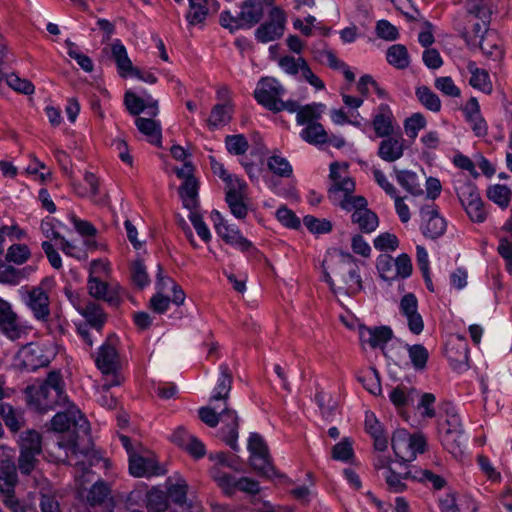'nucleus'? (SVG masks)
I'll list each match as a JSON object with an SVG mask.
<instances>
[{
  "instance_id": "nucleus-22",
  "label": "nucleus",
  "mask_w": 512,
  "mask_h": 512,
  "mask_svg": "<svg viewBox=\"0 0 512 512\" xmlns=\"http://www.w3.org/2000/svg\"><path fill=\"white\" fill-rule=\"evenodd\" d=\"M378 147V156L386 162H395L403 156L404 139L402 137H384Z\"/></svg>"
},
{
  "instance_id": "nucleus-6",
  "label": "nucleus",
  "mask_w": 512,
  "mask_h": 512,
  "mask_svg": "<svg viewBox=\"0 0 512 512\" xmlns=\"http://www.w3.org/2000/svg\"><path fill=\"white\" fill-rule=\"evenodd\" d=\"M391 446L399 461L406 463L425 451L426 439L422 434L411 435L405 429H397L392 435Z\"/></svg>"
},
{
  "instance_id": "nucleus-13",
  "label": "nucleus",
  "mask_w": 512,
  "mask_h": 512,
  "mask_svg": "<svg viewBox=\"0 0 512 512\" xmlns=\"http://www.w3.org/2000/svg\"><path fill=\"white\" fill-rule=\"evenodd\" d=\"M87 289L90 296L103 300L112 307H118L122 302L121 289L118 285H109L92 274L88 278Z\"/></svg>"
},
{
  "instance_id": "nucleus-46",
  "label": "nucleus",
  "mask_w": 512,
  "mask_h": 512,
  "mask_svg": "<svg viewBox=\"0 0 512 512\" xmlns=\"http://www.w3.org/2000/svg\"><path fill=\"white\" fill-rule=\"evenodd\" d=\"M267 167L275 175L288 178L293 173L289 161L279 154H273L267 158Z\"/></svg>"
},
{
  "instance_id": "nucleus-30",
  "label": "nucleus",
  "mask_w": 512,
  "mask_h": 512,
  "mask_svg": "<svg viewBox=\"0 0 512 512\" xmlns=\"http://www.w3.org/2000/svg\"><path fill=\"white\" fill-rule=\"evenodd\" d=\"M310 52L313 59L320 64H327L330 68H337L342 66L340 59L324 41H319L312 44L310 47Z\"/></svg>"
},
{
  "instance_id": "nucleus-24",
  "label": "nucleus",
  "mask_w": 512,
  "mask_h": 512,
  "mask_svg": "<svg viewBox=\"0 0 512 512\" xmlns=\"http://www.w3.org/2000/svg\"><path fill=\"white\" fill-rule=\"evenodd\" d=\"M393 114L387 104H380L373 117V128L378 137H388L393 133Z\"/></svg>"
},
{
  "instance_id": "nucleus-59",
  "label": "nucleus",
  "mask_w": 512,
  "mask_h": 512,
  "mask_svg": "<svg viewBox=\"0 0 512 512\" xmlns=\"http://www.w3.org/2000/svg\"><path fill=\"white\" fill-rule=\"evenodd\" d=\"M65 45L67 47V54L71 58H73L85 72L93 71L94 65H93L91 58L88 57L87 55L80 53L77 50V46L75 43H73L70 40H66Z\"/></svg>"
},
{
  "instance_id": "nucleus-42",
  "label": "nucleus",
  "mask_w": 512,
  "mask_h": 512,
  "mask_svg": "<svg viewBox=\"0 0 512 512\" xmlns=\"http://www.w3.org/2000/svg\"><path fill=\"white\" fill-rule=\"evenodd\" d=\"M386 59L390 65L398 69H405L409 66L408 51L402 44H395L388 48Z\"/></svg>"
},
{
  "instance_id": "nucleus-64",
  "label": "nucleus",
  "mask_w": 512,
  "mask_h": 512,
  "mask_svg": "<svg viewBox=\"0 0 512 512\" xmlns=\"http://www.w3.org/2000/svg\"><path fill=\"white\" fill-rule=\"evenodd\" d=\"M18 465L16 466L22 475H30L38 464V454L19 451Z\"/></svg>"
},
{
  "instance_id": "nucleus-40",
  "label": "nucleus",
  "mask_w": 512,
  "mask_h": 512,
  "mask_svg": "<svg viewBox=\"0 0 512 512\" xmlns=\"http://www.w3.org/2000/svg\"><path fill=\"white\" fill-rule=\"evenodd\" d=\"M19 450L41 455L42 437L35 430H27L21 433L19 438Z\"/></svg>"
},
{
  "instance_id": "nucleus-25",
  "label": "nucleus",
  "mask_w": 512,
  "mask_h": 512,
  "mask_svg": "<svg viewBox=\"0 0 512 512\" xmlns=\"http://www.w3.org/2000/svg\"><path fill=\"white\" fill-rule=\"evenodd\" d=\"M95 362L96 366L102 373L110 374L114 372L118 364V353L116 348L110 343H104L99 348Z\"/></svg>"
},
{
  "instance_id": "nucleus-33",
  "label": "nucleus",
  "mask_w": 512,
  "mask_h": 512,
  "mask_svg": "<svg viewBox=\"0 0 512 512\" xmlns=\"http://www.w3.org/2000/svg\"><path fill=\"white\" fill-rule=\"evenodd\" d=\"M137 129L144 134L153 145H160L162 133L161 125L151 118L137 117L135 119Z\"/></svg>"
},
{
  "instance_id": "nucleus-26",
  "label": "nucleus",
  "mask_w": 512,
  "mask_h": 512,
  "mask_svg": "<svg viewBox=\"0 0 512 512\" xmlns=\"http://www.w3.org/2000/svg\"><path fill=\"white\" fill-rule=\"evenodd\" d=\"M454 189L462 206L481 198L476 185L464 175H459L454 180Z\"/></svg>"
},
{
  "instance_id": "nucleus-50",
  "label": "nucleus",
  "mask_w": 512,
  "mask_h": 512,
  "mask_svg": "<svg viewBox=\"0 0 512 512\" xmlns=\"http://www.w3.org/2000/svg\"><path fill=\"white\" fill-rule=\"evenodd\" d=\"M376 268L382 279L392 281L396 279L395 259L389 254H380L376 261Z\"/></svg>"
},
{
  "instance_id": "nucleus-32",
  "label": "nucleus",
  "mask_w": 512,
  "mask_h": 512,
  "mask_svg": "<svg viewBox=\"0 0 512 512\" xmlns=\"http://www.w3.org/2000/svg\"><path fill=\"white\" fill-rule=\"evenodd\" d=\"M464 8L467 16H472L480 21L489 22L492 15L491 0H465Z\"/></svg>"
},
{
  "instance_id": "nucleus-37",
  "label": "nucleus",
  "mask_w": 512,
  "mask_h": 512,
  "mask_svg": "<svg viewBox=\"0 0 512 512\" xmlns=\"http://www.w3.org/2000/svg\"><path fill=\"white\" fill-rule=\"evenodd\" d=\"M79 314L97 331H100L106 322V314L103 309L99 304L92 301L88 302Z\"/></svg>"
},
{
  "instance_id": "nucleus-31",
  "label": "nucleus",
  "mask_w": 512,
  "mask_h": 512,
  "mask_svg": "<svg viewBox=\"0 0 512 512\" xmlns=\"http://www.w3.org/2000/svg\"><path fill=\"white\" fill-rule=\"evenodd\" d=\"M112 57L116 62L118 73L121 77H127L133 70V64L128 57L127 50L120 40H115L111 46Z\"/></svg>"
},
{
  "instance_id": "nucleus-49",
  "label": "nucleus",
  "mask_w": 512,
  "mask_h": 512,
  "mask_svg": "<svg viewBox=\"0 0 512 512\" xmlns=\"http://www.w3.org/2000/svg\"><path fill=\"white\" fill-rule=\"evenodd\" d=\"M211 476L222 491L227 495L236 492L237 478L215 467L211 470Z\"/></svg>"
},
{
  "instance_id": "nucleus-8",
  "label": "nucleus",
  "mask_w": 512,
  "mask_h": 512,
  "mask_svg": "<svg viewBox=\"0 0 512 512\" xmlns=\"http://www.w3.org/2000/svg\"><path fill=\"white\" fill-rule=\"evenodd\" d=\"M341 170L345 172L346 166H341L337 162L330 165V179L332 185L328 190V197L334 205L340 204L344 198H349L355 190V182L341 174Z\"/></svg>"
},
{
  "instance_id": "nucleus-4",
  "label": "nucleus",
  "mask_w": 512,
  "mask_h": 512,
  "mask_svg": "<svg viewBox=\"0 0 512 512\" xmlns=\"http://www.w3.org/2000/svg\"><path fill=\"white\" fill-rule=\"evenodd\" d=\"M263 16V2L261 0H246L240 6V12L232 15L230 11H223L220 15L222 27L235 32L239 29H249L256 25Z\"/></svg>"
},
{
  "instance_id": "nucleus-63",
  "label": "nucleus",
  "mask_w": 512,
  "mask_h": 512,
  "mask_svg": "<svg viewBox=\"0 0 512 512\" xmlns=\"http://www.w3.org/2000/svg\"><path fill=\"white\" fill-rule=\"evenodd\" d=\"M373 244L379 251H395L399 246V240L395 234L384 232L374 239Z\"/></svg>"
},
{
  "instance_id": "nucleus-14",
  "label": "nucleus",
  "mask_w": 512,
  "mask_h": 512,
  "mask_svg": "<svg viewBox=\"0 0 512 512\" xmlns=\"http://www.w3.org/2000/svg\"><path fill=\"white\" fill-rule=\"evenodd\" d=\"M334 273L350 288L355 286L357 290L362 289V281L358 265L356 259L350 253L341 252L339 254V260L334 269Z\"/></svg>"
},
{
  "instance_id": "nucleus-52",
  "label": "nucleus",
  "mask_w": 512,
  "mask_h": 512,
  "mask_svg": "<svg viewBox=\"0 0 512 512\" xmlns=\"http://www.w3.org/2000/svg\"><path fill=\"white\" fill-rule=\"evenodd\" d=\"M224 142L227 151L232 155H244L249 149L248 140L243 134L227 135Z\"/></svg>"
},
{
  "instance_id": "nucleus-5",
  "label": "nucleus",
  "mask_w": 512,
  "mask_h": 512,
  "mask_svg": "<svg viewBox=\"0 0 512 512\" xmlns=\"http://www.w3.org/2000/svg\"><path fill=\"white\" fill-rule=\"evenodd\" d=\"M337 206L351 212V222L363 233H372L379 226V218L368 208V201L364 196L352 195L344 198Z\"/></svg>"
},
{
  "instance_id": "nucleus-36",
  "label": "nucleus",
  "mask_w": 512,
  "mask_h": 512,
  "mask_svg": "<svg viewBox=\"0 0 512 512\" xmlns=\"http://www.w3.org/2000/svg\"><path fill=\"white\" fill-rule=\"evenodd\" d=\"M325 105L322 103H310L301 106L296 115V123L298 125H309V123H318L324 112Z\"/></svg>"
},
{
  "instance_id": "nucleus-12",
  "label": "nucleus",
  "mask_w": 512,
  "mask_h": 512,
  "mask_svg": "<svg viewBox=\"0 0 512 512\" xmlns=\"http://www.w3.org/2000/svg\"><path fill=\"white\" fill-rule=\"evenodd\" d=\"M285 89L275 78H263L254 91V97L259 104L270 111H274V104L280 102Z\"/></svg>"
},
{
  "instance_id": "nucleus-28",
  "label": "nucleus",
  "mask_w": 512,
  "mask_h": 512,
  "mask_svg": "<svg viewBox=\"0 0 512 512\" xmlns=\"http://www.w3.org/2000/svg\"><path fill=\"white\" fill-rule=\"evenodd\" d=\"M232 385V376L226 364L220 366V375L210 397V402L224 401L226 403Z\"/></svg>"
},
{
  "instance_id": "nucleus-39",
  "label": "nucleus",
  "mask_w": 512,
  "mask_h": 512,
  "mask_svg": "<svg viewBox=\"0 0 512 512\" xmlns=\"http://www.w3.org/2000/svg\"><path fill=\"white\" fill-rule=\"evenodd\" d=\"M396 173L397 182L411 195L419 196L423 194V189L419 182V178L415 172L408 170H397Z\"/></svg>"
},
{
  "instance_id": "nucleus-45",
  "label": "nucleus",
  "mask_w": 512,
  "mask_h": 512,
  "mask_svg": "<svg viewBox=\"0 0 512 512\" xmlns=\"http://www.w3.org/2000/svg\"><path fill=\"white\" fill-rule=\"evenodd\" d=\"M232 112L233 109L230 103L216 104L211 110L208 120L209 125L212 127L226 125L232 117Z\"/></svg>"
},
{
  "instance_id": "nucleus-17",
  "label": "nucleus",
  "mask_w": 512,
  "mask_h": 512,
  "mask_svg": "<svg viewBox=\"0 0 512 512\" xmlns=\"http://www.w3.org/2000/svg\"><path fill=\"white\" fill-rule=\"evenodd\" d=\"M489 22H475L472 25L471 30L465 25V23L459 17L454 19V28L460 34V36L465 40L468 45H475L478 43L481 50L484 53L493 55V52H487L482 45L483 35L487 31V26Z\"/></svg>"
},
{
  "instance_id": "nucleus-19",
  "label": "nucleus",
  "mask_w": 512,
  "mask_h": 512,
  "mask_svg": "<svg viewBox=\"0 0 512 512\" xmlns=\"http://www.w3.org/2000/svg\"><path fill=\"white\" fill-rule=\"evenodd\" d=\"M25 302L38 320H47L50 315L48 294L41 287H33L25 297Z\"/></svg>"
},
{
  "instance_id": "nucleus-10",
  "label": "nucleus",
  "mask_w": 512,
  "mask_h": 512,
  "mask_svg": "<svg viewBox=\"0 0 512 512\" xmlns=\"http://www.w3.org/2000/svg\"><path fill=\"white\" fill-rule=\"evenodd\" d=\"M219 423L222 427L219 430L220 438L235 452L239 451L238 439V428H239V417L234 409H231L224 404V407H220L219 411Z\"/></svg>"
},
{
  "instance_id": "nucleus-54",
  "label": "nucleus",
  "mask_w": 512,
  "mask_h": 512,
  "mask_svg": "<svg viewBox=\"0 0 512 512\" xmlns=\"http://www.w3.org/2000/svg\"><path fill=\"white\" fill-rule=\"evenodd\" d=\"M168 507L167 494L153 488L147 493V508L150 512H163Z\"/></svg>"
},
{
  "instance_id": "nucleus-16",
  "label": "nucleus",
  "mask_w": 512,
  "mask_h": 512,
  "mask_svg": "<svg viewBox=\"0 0 512 512\" xmlns=\"http://www.w3.org/2000/svg\"><path fill=\"white\" fill-rule=\"evenodd\" d=\"M188 485L182 478H177L174 482L171 478L167 481V498H169L177 507L176 512H196L198 508L187 500Z\"/></svg>"
},
{
  "instance_id": "nucleus-21",
  "label": "nucleus",
  "mask_w": 512,
  "mask_h": 512,
  "mask_svg": "<svg viewBox=\"0 0 512 512\" xmlns=\"http://www.w3.org/2000/svg\"><path fill=\"white\" fill-rule=\"evenodd\" d=\"M22 364L28 371H35L50 363V355L38 345H28L21 351Z\"/></svg>"
},
{
  "instance_id": "nucleus-57",
  "label": "nucleus",
  "mask_w": 512,
  "mask_h": 512,
  "mask_svg": "<svg viewBox=\"0 0 512 512\" xmlns=\"http://www.w3.org/2000/svg\"><path fill=\"white\" fill-rule=\"evenodd\" d=\"M306 59L303 57H293L290 55H285L280 57L278 60L279 67L288 75L297 76L300 75L303 66V63H306Z\"/></svg>"
},
{
  "instance_id": "nucleus-34",
  "label": "nucleus",
  "mask_w": 512,
  "mask_h": 512,
  "mask_svg": "<svg viewBox=\"0 0 512 512\" xmlns=\"http://www.w3.org/2000/svg\"><path fill=\"white\" fill-rule=\"evenodd\" d=\"M415 472L405 471L403 473L395 472L391 467H388L383 471V477L385 479L387 488L390 492L400 493L406 489L405 480H413Z\"/></svg>"
},
{
  "instance_id": "nucleus-43",
  "label": "nucleus",
  "mask_w": 512,
  "mask_h": 512,
  "mask_svg": "<svg viewBox=\"0 0 512 512\" xmlns=\"http://www.w3.org/2000/svg\"><path fill=\"white\" fill-rule=\"evenodd\" d=\"M415 95L418 101L428 110L439 112L441 110V100L438 95L427 86L416 88Z\"/></svg>"
},
{
  "instance_id": "nucleus-1",
  "label": "nucleus",
  "mask_w": 512,
  "mask_h": 512,
  "mask_svg": "<svg viewBox=\"0 0 512 512\" xmlns=\"http://www.w3.org/2000/svg\"><path fill=\"white\" fill-rule=\"evenodd\" d=\"M51 427L56 432L69 433L67 438L62 437L58 441L59 447L65 449L67 457L83 452L80 450L79 442L89 436L90 425L75 405H68L64 412H58L51 419Z\"/></svg>"
},
{
  "instance_id": "nucleus-41",
  "label": "nucleus",
  "mask_w": 512,
  "mask_h": 512,
  "mask_svg": "<svg viewBox=\"0 0 512 512\" xmlns=\"http://www.w3.org/2000/svg\"><path fill=\"white\" fill-rule=\"evenodd\" d=\"M110 494V487L102 480L96 481L88 490L86 502L89 506L102 505Z\"/></svg>"
},
{
  "instance_id": "nucleus-51",
  "label": "nucleus",
  "mask_w": 512,
  "mask_h": 512,
  "mask_svg": "<svg viewBox=\"0 0 512 512\" xmlns=\"http://www.w3.org/2000/svg\"><path fill=\"white\" fill-rule=\"evenodd\" d=\"M211 220L213 221L216 233L218 234L219 237L223 239V241H226V239H228V236L231 237L239 230L234 225L228 224V222L217 210H213L211 212Z\"/></svg>"
},
{
  "instance_id": "nucleus-20",
  "label": "nucleus",
  "mask_w": 512,
  "mask_h": 512,
  "mask_svg": "<svg viewBox=\"0 0 512 512\" xmlns=\"http://www.w3.org/2000/svg\"><path fill=\"white\" fill-rule=\"evenodd\" d=\"M0 329L11 340L21 336V328L17 323V316L12 311L11 305L0 298Z\"/></svg>"
},
{
  "instance_id": "nucleus-60",
  "label": "nucleus",
  "mask_w": 512,
  "mask_h": 512,
  "mask_svg": "<svg viewBox=\"0 0 512 512\" xmlns=\"http://www.w3.org/2000/svg\"><path fill=\"white\" fill-rule=\"evenodd\" d=\"M30 255L31 253L27 245L13 244L8 248L5 258L8 262L21 265L29 259Z\"/></svg>"
},
{
  "instance_id": "nucleus-55",
  "label": "nucleus",
  "mask_w": 512,
  "mask_h": 512,
  "mask_svg": "<svg viewBox=\"0 0 512 512\" xmlns=\"http://www.w3.org/2000/svg\"><path fill=\"white\" fill-rule=\"evenodd\" d=\"M225 243L236 247L241 252L246 253L248 256L256 257L259 254L258 249L253 245V243L245 238L240 230H238L231 237L228 236Z\"/></svg>"
},
{
  "instance_id": "nucleus-58",
  "label": "nucleus",
  "mask_w": 512,
  "mask_h": 512,
  "mask_svg": "<svg viewBox=\"0 0 512 512\" xmlns=\"http://www.w3.org/2000/svg\"><path fill=\"white\" fill-rule=\"evenodd\" d=\"M427 121L421 113H414L408 117L404 122V130L406 135L415 139L420 130L426 127Z\"/></svg>"
},
{
  "instance_id": "nucleus-61",
  "label": "nucleus",
  "mask_w": 512,
  "mask_h": 512,
  "mask_svg": "<svg viewBox=\"0 0 512 512\" xmlns=\"http://www.w3.org/2000/svg\"><path fill=\"white\" fill-rule=\"evenodd\" d=\"M434 86L445 96L457 98L461 95L460 89L455 85L450 76L437 77L434 81Z\"/></svg>"
},
{
  "instance_id": "nucleus-11",
  "label": "nucleus",
  "mask_w": 512,
  "mask_h": 512,
  "mask_svg": "<svg viewBox=\"0 0 512 512\" xmlns=\"http://www.w3.org/2000/svg\"><path fill=\"white\" fill-rule=\"evenodd\" d=\"M420 216L422 219L421 230L424 236L436 239L445 233L447 223L439 214L438 207L434 203L422 206Z\"/></svg>"
},
{
  "instance_id": "nucleus-23",
  "label": "nucleus",
  "mask_w": 512,
  "mask_h": 512,
  "mask_svg": "<svg viewBox=\"0 0 512 512\" xmlns=\"http://www.w3.org/2000/svg\"><path fill=\"white\" fill-rule=\"evenodd\" d=\"M365 429L373 438L375 449L381 452L385 451L388 447V438L373 412L367 411L365 414Z\"/></svg>"
},
{
  "instance_id": "nucleus-38",
  "label": "nucleus",
  "mask_w": 512,
  "mask_h": 512,
  "mask_svg": "<svg viewBox=\"0 0 512 512\" xmlns=\"http://www.w3.org/2000/svg\"><path fill=\"white\" fill-rule=\"evenodd\" d=\"M300 138L311 145H321L328 142V133L321 123H309L301 130Z\"/></svg>"
},
{
  "instance_id": "nucleus-27",
  "label": "nucleus",
  "mask_w": 512,
  "mask_h": 512,
  "mask_svg": "<svg viewBox=\"0 0 512 512\" xmlns=\"http://www.w3.org/2000/svg\"><path fill=\"white\" fill-rule=\"evenodd\" d=\"M18 482L17 467L13 460L0 461V491L2 493L14 492Z\"/></svg>"
},
{
  "instance_id": "nucleus-7",
  "label": "nucleus",
  "mask_w": 512,
  "mask_h": 512,
  "mask_svg": "<svg viewBox=\"0 0 512 512\" xmlns=\"http://www.w3.org/2000/svg\"><path fill=\"white\" fill-rule=\"evenodd\" d=\"M248 450L250 452V465L259 475L267 478L277 476V471L271 462L268 447L260 434H250Z\"/></svg>"
},
{
  "instance_id": "nucleus-53",
  "label": "nucleus",
  "mask_w": 512,
  "mask_h": 512,
  "mask_svg": "<svg viewBox=\"0 0 512 512\" xmlns=\"http://www.w3.org/2000/svg\"><path fill=\"white\" fill-rule=\"evenodd\" d=\"M197 181L195 178H188L180 187V195L184 206L192 211L196 206Z\"/></svg>"
},
{
  "instance_id": "nucleus-2",
  "label": "nucleus",
  "mask_w": 512,
  "mask_h": 512,
  "mask_svg": "<svg viewBox=\"0 0 512 512\" xmlns=\"http://www.w3.org/2000/svg\"><path fill=\"white\" fill-rule=\"evenodd\" d=\"M25 397L29 406L42 413L66 406L68 396L61 372L51 371L42 383L27 386Z\"/></svg>"
},
{
  "instance_id": "nucleus-62",
  "label": "nucleus",
  "mask_w": 512,
  "mask_h": 512,
  "mask_svg": "<svg viewBox=\"0 0 512 512\" xmlns=\"http://www.w3.org/2000/svg\"><path fill=\"white\" fill-rule=\"evenodd\" d=\"M463 208L470 220L475 223H483L487 219V211L481 198L466 204Z\"/></svg>"
},
{
  "instance_id": "nucleus-18",
  "label": "nucleus",
  "mask_w": 512,
  "mask_h": 512,
  "mask_svg": "<svg viewBox=\"0 0 512 512\" xmlns=\"http://www.w3.org/2000/svg\"><path fill=\"white\" fill-rule=\"evenodd\" d=\"M393 337V331L389 326L359 327V338L362 345H369L371 348H381Z\"/></svg>"
},
{
  "instance_id": "nucleus-3",
  "label": "nucleus",
  "mask_w": 512,
  "mask_h": 512,
  "mask_svg": "<svg viewBox=\"0 0 512 512\" xmlns=\"http://www.w3.org/2000/svg\"><path fill=\"white\" fill-rule=\"evenodd\" d=\"M443 420L439 422V437L443 447L455 457L463 452L466 444L462 419L456 407L447 402L442 405Z\"/></svg>"
},
{
  "instance_id": "nucleus-48",
  "label": "nucleus",
  "mask_w": 512,
  "mask_h": 512,
  "mask_svg": "<svg viewBox=\"0 0 512 512\" xmlns=\"http://www.w3.org/2000/svg\"><path fill=\"white\" fill-rule=\"evenodd\" d=\"M511 194L512 191L505 185L495 184L487 189L488 199L502 209H506L509 206Z\"/></svg>"
},
{
  "instance_id": "nucleus-9",
  "label": "nucleus",
  "mask_w": 512,
  "mask_h": 512,
  "mask_svg": "<svg viewBox=\"0 0 512 512\" xmlns=\"http://www.w3.org/2000/svg\"><path fill=\"white\" fill-rule=\"evenodd\" d=\"M286 25V14L279 7H273L269 19L262 23L255 31V38L261 43H268L281 38Z\"/></svg>"
},
{
  "instance_id": "nucleus-47",
  "label": "nucleus",
  "mask_w": 512,
  "mask_h": 512,
  "mask_svg": "<svg viewBox=\"0 0 512 512\" xmlns=\"http://www.w3.org/2000/svg\"><path fill=\"white\" fill-rule=\"evenodd\" d=\"M189 12L186 19L190 25L203 23L208 14L207 0H188Z\"/></svg>"
},
{
  "instance_id": "nucleus-29",
  "label": "nucleus",
  "mask_w": 512,
  "mask_h": 512,
  "mask_svg": "<svg viewBox=\"0 0 512 512\" xmlns=\"http://www.w3.org/2000/svg\"><path fill=\"white\" fill-rule=\"evenodd\" d=\"M156 463L153 459L137 454H130L129 471L135 477H149L156 474Z\"/></svg>"
},
{
  "instance_id": "nucleus-44",
  "label": "nucleus",
  "mask_w": 512,
  "mask_h": 512,
  "mask_svg": "<svg viewBox=\"0 0 512 512\" xmlns=\"http://www.w3.org/2000/svg\"><path fill=\"white\" fill-rule=\"evenodd\" d=\"M0 416L2 417L5 425L12 431L17 432L23 425L22 414L15 410L11 405L0 404Z\"/></svg>"
},
{
  "instance_id": "nucleus-15",
  "label": "nucleus",
  "mask_w": 512,
  "mask_h": 512,
  "mask_svg": "<svg viewBox=\"0 0 512 512\" xmlns=\"http://www.w3.org/2000/svg\"><path fill=\"white\" fill-rule=\"evenodd\" d=\"M399 312L406 319L411 333L419 335L424 329V321L418 312V300L413 293L405 294L399 303Z\"/></svg>"
},
{
  "instance_id": "nucleus-56",
  "label": "nucleus",
  "mask_w": 512,
  "mask_h": 512,
  "mask_svg": "<svg viewBox=\"0 0 512 512\" xmlns=\"http://www.w3.org/2000/svg\"><path fill=\"white\" fill-rule=\"evenodd\" d=\"M405 347L408 350V354L414 368L417 370L424 369L426 367L429 357L427 349L421 344H406Z\"/></svg>"
},
{
  "instance_id": "nucleus-35",
  "label": "nucleus",
  "mask_w": 512,
  "mask_h": 512,
  "mask_svg": "<svg viewBox=\"0 0 512 512\" xmlns=\"http://www.w3.org/2000/svg\"><path fill=\"white\" fill-rule=\"evenodd\" d=\"M468 70L471 73L469 83L473 88L486 94L492 93L493 85L489 73L485 69L478 68L474 63H470Z\"/></svg>"
}]
</instances>
